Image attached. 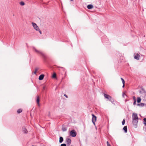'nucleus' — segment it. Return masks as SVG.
<instances>
[{"mask_svg": "<svg viewBox=\"0 0 146 146\" xmlns=\"http://www.w3.org/2000/svg\"><path fill=\"white\" fill-rule=\"evenodd\" d=\"M132 118L133 119V124L134 127L135 128H136L137 127V124L138 120L137 114L136 113H133L132 115Z\"/></svg>", "mask_w": 146, "mask_h": 146, "instance_id": "obj_1", "label": "nucleus"}, {"mask_svg": "<svg viewBox=\"0 0 146 146\" xmlns=\"http://www.w3.org/2000/svg\"><path fill=\"white\" fill-rule=\"evenodd\" d=\"M104 95L105 98L107 99L108 100H109L112 102H113V100L112 99L111 97L110 96L105 94H104Z\"/></svg>", "mask_w": 146, "mask_h": 146, "instance_id": "obj_2", "label": "nucleus"}, {"mask_svg": "<svg viewBox=\"0 0 146 146\" xmlns=\"http://www.w3.org/2000/svg\"><path fill=\"white\" fill-rule=\"evenodd\" d=\"M77 133L76 131L73 129L71 130L70 133V135L73 137H74L76 136Z\"/></svg>", "mask_w": 146, "mask_h": 146, "instance_id": "obj_3", "label": "nucleus"}, {"mask_svg": "<svg viewBox=\"0 0 146 146\" xmlns=\"http://www.w3.org/2000/svg\"><path fill=\"white\" fill-rule=\"evenodd\" d=\"M33 49L35 50V51L36 52L37 54H39L41 55L43 57H44V53H43L42 52L40 51H39L37 50L35 48H33Z\"/></svg>", "mask_w": 146, "mask_h": 146, "instance_id": "obj_4", "label": "nucleus"}, {"mask_svg": "<svg viewBox=\"0 0 146 146\" xmlns=\"http://www.w3.org/2000/svg\"><path fill=\"white\" fill-rule=\"evenodd\" d=\"M92 121L94 124L95 125V122L96 120V117L93 114H92Z\"/></svg>", "mask_w": 146, "mask_h": 146, "instance_id": "obj_5", "label": "nucleus"}, {"mask_svg": "<svg viewBox=\"0 0 146 146\" xmlns=\"http://www.w3.org/2000/svg\"><path fill=\"white\" fill-rule=\"evenodd\" d=\"M32 24L34 28L35 29L36 31L39 30V28L35 23L33 22L32 23Z\"/></svg>", "mask_w": 146, "mask_h": 146, "instance_id": "obj_6", "label": "nucleus"}, {"mask_svg": "<svg viewBox=\"0 0 146 146\" xmlns=\"http://www.w3.org/2000/svg\"><path fill=\"white\" fill-rule=\"evenodd\" d=\"M66 143L68 145H69L71 143V139L69 138H66Z\"/></svg>", "mask_w": 146, "mask_h": 146, "instance_id": "obj_7", "label": "nucleus"}, {"mask_svg": "<svg viewBox=\"0 0 146 146\" xmlns=\"http://www.w3.org/2000/svg\"><path fill=\"white\" fill-rule=\"evenodd\" d=\"M139 55L137 53L134 54V58L135 59L139 60Z\"/></svg>", "mask_w": 146, "mask_h": 146, "instance_id": "obj_8", "label": "nucleus"}, {"mask_svg": "<svg viewBox=\"0 0 146 146\" xmlns=\"http://www.w3.org/2000/svg\"><path fill=\"white\" fill-rule=\"evenodd\" d=\"M22 131L24 133H27L28 132V131L26 128L25 127H23L22 129Z\"/></svg>", "mask_w": 146, "mask_h": 146, "instance_id": "obj_9", "label": "nucleus"}, {"mask_svg": "<svg viewBox=\"0 0 146 146\" xmlns=\"http://www.w3.org/2000/svg\"><path fill=\"white\" fill-rule=\"evenodd\" d=\"M44 74H41L40 75L39 77V79L40 80H42L43 79L44 77Z\"/></svg>", "mask_w": 146, "mask_h": 146, "instance_id": "obj_10", "label": "nucleus"}, {"mask_svg": "<svg viewBox=\"0 0 146 146\" xmlns=\"http://www.w3.org/2000/svg\"><path fill=\"white\" fill-rule=\"evenodd\" d=\"M87 7L88 9H91L93 8V6L92 5H89L87 6Z\"/></svg>", "mask_w": 146, "mask_h": 146, "instance_id": "obj_11", "label": "nucleus"}, {"mask_svg": "<svg viewBox=\"0 0 146 146\" xmlns=\"http://www.w3.org/2000/svg\"><path fill=\"white\" fill-rule=\"evenodd\" d=\"M123 129L124 131L126 133L127 132V127L126 126H124Z\"/></svg>", "mask_w": 146, "mask_h": 146, "instance_id": "obj_12", "label": "nucleus"}, {"mask_svg": "<svg viewBox=\"0 0 146 146\" xmlns=\"http://www.w3.org/2000/svg\"><path fill=\"white\" fill-rule=\"evenodd\" d=\"M63 138L62 137H60V139H59V142L60 143H61L63 142Z\"/></svg>", "mask_w": 146, "mask_h": 146, "instance_id": "obj_13", "label": "nucleus"}, {"mask_svg": "<svg viewBox=\"0 0 146 146\" xmlns=\"http://www.w3.org/2000/svg\"><path fill=\"white\" fill-rule=\"evenodd\" d=\"M36 102L37 104H38V105L39 104V97L38 96H37V97Z\"/></svg>", "mask_w": 146, "mask_h": 146, "instance_id": "obj_14", "label": "nucleus"}, {"mask_svg": "<svg viewBox=\"0 0 146 146\" xmlns=\"http://www.w3.org/2000/svg\"><path fill=\"white\" fill-rule=\"evenodd\" d=\"M62 130L63 131H65L67 130V129L65 127H62Z\"/></svg>", "mask_w": 146, "mask_h": 146, "instance_id": "obj_15", "label": "nucleus"}, {"mask_svg": "<svg viewBox=\"0 0 146 146\" xmlns=\"http://www.w3.org/2000/svg\"><path fill=\"white\" fill-rule=\"evenodd\" d=\"M141 99L139 97H138L137 98V102L138 103H140L141 102Z\"/></svg>", "mask_w": 146, "mask_h": 146, "instance_id": "obj_16", "label": "nucleus"}, {"mask_svg": "<svg viewBox=\"0 0 146 146\" xmlns=\"http://www.w3.org/2000/svg\"><path fill=\"white\" fill-rule=\"evenodd\" d=\"M137 105L138 106H142V107H143L144 106V104L143 103H141L140 104H137Z\"/></svg>", "mask_w": 146, "mask_h": 146, "instance_id": "obj_17", "label": "nucleus"}, {"mask_svg": "<svg viewBox=\"0 0 146 146\" xmlns=\"http://www.w3.org/2000/svg\"><path fill=\"white\" fill-rule=\"evenodd\" d=\"M22 112V110L21 109H18L17 111V112L18 113H19Z\"/></svg>", "mask_w": 146, "mask_h": 146, "instance_id": "obj_18", "label": "nucleus"}, {"mask_svg": "<svg viewBox=\"0 0 146 146\" xmlns=\"http://www.w3.org/2000/svg\"><path fill=\"white\" fill-rule=\"evenodd\" d=\"M53 78H55L56 77V74L55 73H54L52 76Z\"/></svg>", "mask_w": 146, "mask_h": 146, "instance_id": "obj_19", "label": "nucleus"}, {"mask_svg": "<svg viewBox=\"0 0 146 146\" xmlns=\"http://www.w3.org/2000/svg\"><path fill=\"white\" fill-rule=\"evenodd\" d=\"M20 4L21 5L23 6V5H24L25 4V3L21 1L20 2Z\"/></svg>", "mask_w": 146, "mask_h": 146, "instance_id": "obj_20", "label": "nucleus"}, {"mask_svg": "<svg viewBox=\"0 0 146 146\" xmlns=\"http://www.w3.org/2000/svg\"><path fill=\"white\" fill-rule=\"evenodd\" d=\"M38 69L37 68H36L35 69V71L34 72V73L35 74H36V72H37V71H38Z\"/></svg>", "mask_w": 146, "mask_h": 146, "instance_id": "obj_21", "label": "nucleus"}, {"mask_svg": "<svg viewBox=\"0 0 146 146\" xmlns=\"http://www.w3.org/2000/svg\"><path fill=\"white\" fill-rule=\"evenodd\" d=\"M125 120L124 119H123V120L122 122V125H124L125 123Z\"/></svg>", "mask_w": 146, "mask_h": 146, "instance_id": "obj_22", "label": "nucleus"}, {"mask_svg": "<svg viewBox=\"0 0 146 146\" xmlns=\"http://www.w3.org/2000/svg\"><path fill=\"white\" fill-rule=\"evenodd\" d=\"M36 31H39V33H40V34H42V33H41V31H40V29H39V30H36Z\"/></svg>", "mask_w": 146, "mask_h": 146, "instance_id": "obj_23", "label": "nucleus"}, {"mask_svg": "<svg viewBox=\"0 0 146 146\" xmlns=\"http://www.w3.org/2000/svg\"><path fill=\"white\" fill-rule=\"evenodd\" d=\"M61 146H66V144L64 143L61 144L60 145Z\"/></svg>", "mask_w": 146, "mask_h": 146, "instance_id": "obj_24", "label": "nucleus"}, {"mask_svg": "<svg viewBox=\"0 0 146 146\" xmlns=\"http://www.w3.org/2000/svg\"><path fill=\"white\" fill-rule=\"evenodd\" d=\"M133 100H134V101H136V99L135 96H133Z\"/></svg>", "mask_w": 146, "mask_h": 146, "instance_id": "obj_25", "label": "nucleus"}, {"mask_svg": "<svg viewBox=\"0 0 146 146\" xmlns=\"http://www.w3.org/2000/svg\"><path fill=\"white\" fill-rule=\"evenodd\" d=\"M107 146H108V145H110V144L109 143L108 141H107Z\"/></svg>", "mask_w": 146, "mask_h": 146, "instance_id": "obj_26", "label": "nucleus"}, {"mask_svg": "<svg viewBox=\"0 0 146 146\" xmlns=\"http://www.w3.org/2000/svg\"><path fill=\"white\" fill-rule=\"evenodd\" d=\"M136 101H134V102L133 103V104L134 105H136Z\"/></svg>", "mask_w": 146, "mask_h": 146, "instance_id": "obj_27", "label": "nucleus"}, {"mask_svg": "<svg viewBox=\"0 0 146 146\" xmlns=\"http://www.w3.org/2000/svg\"><path fill=\"white\" fill-rule=\"evenodd\" d=\"M144 122L146 123V118L143 119Z\"/></svg>", "mask_w": 146, "mask_h": 146, "instance_id": "obj_28", "label": "nucleus"}, {"mask_svg": "<svg viewBox=\"0 0 146 146\" xmlns=\"http://www.w3.org/2000/svg\"><path fill=\"white\" fill-rule=\"evenodd\" d=\"M122 82L123 84H125V81L124 80H122Z\"/></svg>", "mask_w": 146, "mask_h": 146, "instance_id": "obj_29", "label": "nucleus"}, {"mask_svg": "<svg viewBox=\"0 0 146 146\" xmlns=\"http://www.w3.org/2000/svg\"><path fill=\"white\" fill-rule=\"evenodd\" d=\"M122 82L123 84H125V81L124 80H122Z\"/></svg>", "mask_w": 146, "mask_h": 146, "instance_id": "obj_30", "label": "nucleus"}, {"mask_svg": "<svg viewBox=\"0 0 146 146\" xmlns=\"http://www.w3.org/2000/svg\"><path fill=\"white\" fill-rule=\"evenodd\" d=\"M45 86H44L43 87V90H44L45 89Z\"/></svg>", "mask_w": 146, "mask_h": 146, "instance_id": "obj_31", "label": "nucleus"}, {"mask_svg": "<svg viewBox=\"0 0 146 146\" xmlns=\"http://www.w3.org/2000/svg\"><path fill=\"white\" fill-rule=\"evenodd\" d=\"M64 96H65L66 98H68V96L66 94H64Z\"/></svg>", "mask_w": 146, "mask_h": 146, "instance_id": "obj_32", "label": "nucleus"}, {"mask_svg": "<svg viewBox=\"0 0 146 146\" xmlns=\"http://www.w3.org/2000/svg\"><path fill=\"white\" fill-rule=\"evenodd\" d=\"M143 123L146 126V123L144 122Z\"/></svg>", "mask_w": 146, "mask_h": 146, "instance_id": "obj_33", "label": "nucleus"}, {"mask_svg": "<svg viewBox=\"0 0 146 146\" xmlns=\"http://www.w3.org/2000/svg\"><path fill=\"white\" fill-rule=\"evenodd\" d=\"M125 86V84H123V86H122V87L123 88Z\"/></svg>", "mask_w": 146, "mask_h": 146, "instance_id": "obj_34", "label": "nucleus"}, {"mask_svg": "<svg viewBox=\"0 0 146 146\" xmlns=\"http://www.w3.org/2000/svg\"><path fill=\"white\" fill-rule=\"evenodd\" d=\"M121 80H122H122H124V79L122 78H121Z\"/></svg>", "mask_w": 146, "mask_h": 146, "instance_id": "obj_35", "label": "nucleus"}, {"mask_svg": "<svg viewBox=\"0 0 146 146\" xmlns=\"http://www.w3.org/2000/svg\"><path fill=\"white\" fill-rule=\"evenodd\" d=\"M71 1H73L74 0H70Z\"/></svg>", "mask_w": 146, "mask_h": 146, "instance_id": "obj_36", "label": "nucleus"}, {"mask_svg": "<svg viewBox=\"0 0 146 146\" xmlns=\"http://www.w3.org/2000/svg\"><path fill=\"white\" fill-rule=\"evenodd\" d=\"M124 95H125V94H123V96H124Z\"/></svg>", "mask_w": 146, "mask_h": 146, "instance_id": "obj_37", "label": "nucleus"}, {"mask_svg": "<svg viewBox=\"0 0 146 146\" xmlns=\"http://www.w3.org/2000/svg\"><path fill=\"white\" fill-rule=\"evenodd\" d=\"M124 95H125V94H123V96H124Z\"/></svg>", "mask_w": 146, "mask_h": 146, "instance_id": "obj_38", "label": "nucleus"}, {"mask_svg": "<svg viewBox=\"0 0 146 146\" xmlns=\"http://www.w3.org/2000/svg\"><path fill=\"white\" fill-rule=\"evenodd\" d=\"M124 95H125V94H123V96H124Z\"/></svg>", "mask_w": 146, "mask_h": 146, "instance_id": "obj_39", "label": "nucleus"}]
</instances>
